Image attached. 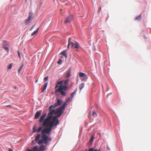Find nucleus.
I'll list each match as a JSON object with an SVG mask.
<instances>
[{
    "label": "nucleus",
    "mask_w": 151,
    "mask_h": 151,
    "mask_svg": "<svg viewBox=\"0 0 151 151\" xmlns=\"http://www.w3.org/2000/svg\"><path fill=\"white\" fill-rule=\"evenodd\" d=\"M69 80L67 79L65 81H57L55 87V92L60 93V94L64 96L67 95V93L65 92L69 89L68 83Z\"/></svg>",
    "instance_id": "1"
},
{
    "label": "nucleus",
    "mask_w": 151,
    "mask_h": 151,
    "mask_svg": "<svg viewBox=\"0 0 151 151\" xmlns=\"http://www.w3.org/2000/svg\"><path fill=\"white\" fill-rule=\"evenodd\" d=\"M54 126H56L51 124L50 125H47L44 126L45 127H48L43 129L41 131V138L44 140L45 144L46 145H47L48 141H51V138L50 137H48L45 134H47L49 135H50V132Z\"/></svg>",
    "instance_id": "2"
},
{
    "label": "nucleus",
    "mask_w": 151,
    "mask_h": 151,
    "mask_svg": "<svg viewBox=\"0 0 151 151\" xmlns=\"http://www.w3.org/2000/svg\"><path fill=\"white\" fill-rule=\"evenodd\" d=\"M52 105H50L49 107V113L47 115V117L43 121V126H46L47 125H50L52 120L53 117V114L55 112V108Z\"/></svg>",
    "instance_id": "3"
},
{
    "label": "nucleus",
    "mask_w": 151,
    "mask_h": 151,
    "mask_svg": "<svg viewBox=\"0 0 151 151\" xmlns=\"http://www.w3.org/2000/svg\"><path fill=\"white\" fill-rule=\"evenodd\" d=\"M63 111L64 110L60 107L57 109L55 113V114L57 115L56 116H53L50 124L56 126L59 124V121L58 118L61 116Z\"/></svg>",
    "instance_id": "4"
},
{
    "label": "nucleus",
    "mask_w": 151,
    "mask_h": 151,
    "mask_svg": "<svg viewBox=\"0 0 151 151\" xmlns=\"http://www.w3.org/2000/svg\"><path fill=\"white\" fill-rule=\"evenodd\" d=\"M33 16V13L32 12H30L29 13L28 18L27 19L25 20V23L26 24H29L31 22Z\"/></svg>",
    "instance_id": "5"
},
{
    "label": "nucleus",
    "mask_w": 151,
    "mask_h": 151,
    "mask_svg": "<svg viewBox=\"0 0 151 151\" xmlns=\"http://www.w3.org/2000/svg\"><path fill=\"white\" fill-rule=\"evenodd\" d=\"M73 16L72 15H70L67 17L64 21V23H70L73 19Z\"/></svg>",
    "instance_id": "6"
},
{
    "label": "nucleus",
    "mask_w": 151,
    "mask_h": 151,
    "mask_svg": "<svg viewBox=\"0 0 151 151\" xmlns=\"http://www.w3.org/2000/svg\"><path fill=\"white\" fill-rule=\"evenodd\" d=\"M62 101L60 99H58L57 100V101L56 102H55L54 105H52L53 106H54V107H56L58 106H60L62 103Z\"/></svg>",
    "instance_id": "7"
},
{
    "label": "nucleus",
    "mask_w": 151,
    "mask_h": 151,
    "mask_svg": "<svg viewBox=\"0 0 151 151\" xmlns=\"http://www.w3.org/2000/svg\"><path fill=\"white\" fill-rule=\"evenodd\" d=\"M71 38H69L68 40V43L67 46V48L69 49L70 46L71 47H73L74 45V44L71 41Z\"/></svg>",
    "instance_id": "8"
},
{
    "label": "nucleus",
    "mask_w": 151,
    "mask_h": 151,
    "mask_svg": "<svg viewBox=\"0 0 151 151\" xmlns=\"http://www.w3.org/2000/svg\"><path fill=\"white\" fill-rule=\"evenodd\" d=\"M71 69L69 68L65 73L66 77L68 78L70 76Z\"/></svg>",
    "instance_id": "9"
},
{
    "label": "nucleus",
    "mask_w": 151,
    "mask_h": 151,
    "mask_svg": "<svg viewBox=\"0 0 151 151\" xmlns=\"http://www.w3.org/2000/svg\"><path fill=\"white\" fill-rule=\"evenodd\" d=\"M79 76L80 77H83L84 79H82L83 80H84L86 77V75L85 73L82 72H80L79 73Z\"/></svg>",
    "instance_id": "10"
},
{
    "label": "nucleus",
    "mask_w": 151,
    "mask_h": 151,
    "mask_svg": "<svg viewBox=\"0 0 151 151\" xmlns=\"http://www.w3.org/2000/svg\"><path fill=\"white\" fill-rule=\"evenodd\" d=\"M41 112L42 111L41 110H40L37 111L36 113L35 116V119H38L41 114Z\"/></svg>",
    "instance_id": "11"
},
{
    "label": "nucleus",
    "mask_w": 151,
    "mask_h": 151,
    "mask_svg": "<svg viewBox=\"0 0 151 151\" xmlns=\"http://www.w3.org/2000/svg\"><path fill=\"white\" fill-rule=\"evenodd\" d=\"M47 115V114L46 113H45L42 115L41 117H40L39 120V122H42L45 117H46Z\"/></svg>",
    "instance_id": "12"
},
{
    "label": "nucleus",
    "mask_w": 151,
    "mask_h": 151,
    "mask_svg": "<svg viewBox=\"0 0 151 151\" xmlns=\"http://www.w3.org/2000/svg\"><path fill=\"white\" fill-rule=\"evenodd\" d=\"M66 50H64L62 51L60 53V54H61L65 56L66 58H67V53H66Z\"/></svg>",
    "instance_id": "13"
},
{
    "label": "nucleus",
    "mask_w": 151,
    "mask_h": 151,
    "mask_svg": "<svg viewBox=\"0 0 151 151\" xmlns=\"http://www.w3.org/2000/svg\"><path fill=\"white\" fill-rule=\"evenodd\" d=\"M46 147L44 145H42L40 147V151H43L45 149Z\"/></svg>",
    "instance_id": "14"
},
{
    "label": "nucleus",
    "mask_w": 151,
    "mask_h": 151,
    "mask_svg": "<svg viewBox=\"0 0 151 151\" xmlns=\"http://www.w3.org/2000/svg\"><path fill=\"white\" fill-rule=\"evenodd\" d=\"M41 137V134H38L36 137L35 140V141H38L40 138Z\"/></svg>",
    "instance_id": "15"
},
{
    "label": "nucleus",
    "mask_w": 151,
    "mask_h": 151,
    "mask_svg": "<svg viewBox=\"0 0 151 151\" xmlns=\"http://www.w3.org/2000/svg\"><path fill=\"white\" fill-rule=\"evenodd\" d=\"M67 105L66 103L64 102L61 106L60 107L61 109H63V110L65 109V106Z\"/></svg>",
    "instance_id": "16"
},
{
    "label": "nucleus",
    "mask_w": 151,
    "mask_h": 151,
    "mask_svg": "<svg viewBox=\"0 0 151 151\" xmlns=\"http://www.w3.org/2000/svg\"><path fill=\"white\" fill-rule=\"evenodd\" d=\"M32 151H40L38 148V147L37 146L34 147L32 149Z\"/></svg>",
    "instance_id": "17"
},
{
    "label": "nucleus",
    "mask_w": 151,
    "mask_h": 151,
    "mask_svg": "<svg viewBox=\"0 0 151 151\" xmlns=\"http://www.w3.org/2000/svg\"><path fill=\"white\" fill-rule=\"evenodd\" d=\"M85 86V84L84 83H81L79 86V88L80 91H81L82 88H83Z\"/></svg>",
    "instance_id": "18"
},
{
    "label": "nucleus",
    "mask_w": 151,
    "mask_h": 151,
    "mask_svg": "<svg viewBox=\"0 0 151 151\" xmlns=\"http://www.w3.org/2000/svg\"><path fill=\"white\" fill-rule=\"evenodd\" d=\"M73 46L74 48L78 49L79 47V45L78 42H76Z\"/></svg>",
    "instance_id": "19"
},
{
    "label": "nucleus",
    "mask_w": 151,
    "mask_h": 151,
    "mask_svg": "<svg viewBox=\"0 0 151 151\" xmlns=\"http://www.w3.org/2000/svg\"><path fill=\"white\" fill-rule=\"evenodd\" d=\"M44 143L45 144V142L43 139H40L38 142V144L39 145H41Z\"/></svg>",
    "instance_id": "20"
},
{
    "label": "nucleus",
    "mask_w": 151,
    "mask_h": 151,
    "mask_svg": "<svg viewBox=\"0 0 151 151\" xmlns=\"http://www.w3.org/2000/svg\"><path fill=\"white\" fill-rule=\"evenodd\" d=\"M47 83H46L44 84V87L42 91V92H43L47 88Z\"/></svg>",
    "instance_id": "21"
},
{
    "label": "nucleus",
    "mask_w": 151,
    "mask_h": 151,
    "mask_svg": "<svg viewBox=\"0 0 151 151\" xmlns=\"http://www.w3.org/2000/svg\"><path fill=\"white\" fill-rule=\"evenodd\" d=\"M39 29V28H38L33 33H32L31 34L32 35L34 36V35H35L37 33Z\"/></svg>",
    "instance_id": "22"
},
{
    "label": "nucleus",
    "mask_w": 151,
    "mask_h": 151,
    "mask_svg": "<svg viewBox=\"0 0 151 151\" xmlns=\"http://www.w3.org/2000/svg\"><path fill=\"white\" fill-rule=\"evenodd\" d=\"M142 19V17L141 15H139V16L135 18V19L137 20H140Z\"/></svg>",
    "instance_id": "23"
},
{
    "label": "nucleus",
    "mask_w": 151,
    "mask_h": 151,
    "mask_svg": "<svg viewBox=\"0 0 151 151\" xmlns=\"http://www.w3.org/2000/svg\"><path fill=\"white\" fill-rule=\"evenodd\" d=\"M92 116L93 117H94L96 116V114L95 111H93L92 114Z\"/></svg>",
    "instance_id": "24"
},
{
    "label": "nucleus",
    "mask_w": 151,
    "mask_h": 151,
    "mask_svg": "<svg viewBox=\"0 0 151 151\" xmlns=\"http://www.w3.org/2000/svg\"><path fill=\"white\" fill-rule=\"evenodd\" d=\"M12 67V64H9L8 67L7 68L8 69H11Z\"/></svg>",
    "instance_id": "25"
},
{
    "label": "nucleus",
    "mask_w": 151,
    "mask_h": 151,
    "mask_svg": "<svg viewBox=\"0 0 151 151\" xmlns=\"http://www.w3.org/2000/svg\"><path fill=\"white\" fill-rule=\"evenodd\" d=\"M76 91H75L71 93V96L72 98L73 97L74 95L76 94Z\"/></svg>",
    "instance_id": "26"
},
{
    "label": "nucleus",
    "mask_w": 151,
    "mask_h": 151,
    "mask_svg": "<svg viewBox=\"0 0 151 151\" xmlns=\"http://www.w3.org/2000/svg\"><path fill=\"white\" fill-rule=\"evenodd\" d=\"M4 49H5L7 52H9V50L8 47H5L4 46L3 47Z\"/></svg>",
    "instance_id": "27"
},
{
    "label": "nucleus",
    "mask_w": 151,
    "mask_h": 151,
    "mask_svg": "<svg viewBox=\"0 0 151 151\" xmlns=\"http://www.w3.org/2000/svg\"><path fill=\"white\" fill-rule=\"evenodd\" d=\"M48 76H47L44 79V82H45L48 81Z\"/></svg>",
    "instance_id": "28"
},
{
    "label": "nucleus",
    "mask_w": 151,
    "mask_h": 151,
    "mask_svg": "<svg viewBox=\"0 0 151 151\" xmlns=\"http://www.w3.org/2000/svg\"><path fill=\"white\" fill-rule=\"evenodd\" d=\"M42 127H40L38 129L37 131L38 132H40L42 130Z\"/></svg>",
    "instance_id": "29"
},
{
    "label": "nucleus",
    "mask_w": 151,
    "mask_h": 151,
    "mask_svg": "<svg viewBox=\"0 0 151 151\" xmlns=\"http://www.w3.org/2000/svg\"><path fill=\"white\" fill-rule=\"evenodd\" d=\"M94 138L93 137H92L91 139L89 142L90 143H92L93 142Z\"/></svg>",
    "instance_id": "30"
},
{
    "label": "nucleus",
    "mask_w": 151,
    "mask_h": 151,
    "mask_svg": "<svg viewBox=\"0 0 151 151\" xmlns=\"http://www.w3.org/2000/svg\"><path fill=\"white\" fill-rule=\"evenodd\" d=\"M17 52L18 54V56L19 57V58L20 59L21 58V55H20V52H19V51H17Z\"/></svg>",
    "instance_id": "31"
},
{
    "label": "nucleus",
    "mask_w": 151,
    "mask_h": 151,
    "mask_svg": "<svg viewBox=\"0 0 151 151\" xmlns=\"http://www.w3.org/2000/svg\"><path fill=\"white\" fill-rule=\"evenodd\" d=\"M70 100V98H67L66 100V103H68V102Z\"/></svg>",
    "instance_id": "32"
},
{
    "label": "nucleus",
    "mask_w": 151,
    "mask_h": 151,
    "mask_svg": "<svg viewBox=\"0 0 151 151\" xmlns=\"http://www.w3.org/2000/svg\"><path fill=\"white\" fill-rule=\"evenodd\" d=\"M62 62V60L61 59H60L58 62V64H61V63Z\"/></svg>",
    "instance_id": "33"
},
{
    "label": "nucleus",
    "mask_w": 151,
    "mask_h": 151,
    "mask_svg": "<svg viewBox=\"0 0 151 151\" xmlns=\"http://www.w3.org/2000/svg\"><path fill=\"white\" fill-rule=\"evenodd\" d=\"M23 67V66H21V67H20L19 68V69L18 70V71L19 72H20V71H21V69H22V68Z\"/></svg>",
    "instance_id": "34"
},
{
    "label": "nucleus",
    "mask_w": 151,
    "mask_h": 151,
    "mask_svg": "<svg viewBox=\"0 0 151 151\" xmlns=\"http://www.w3.org/2000/svg\"><path fill=\"white\" fill-rule=\"evenodd\" d=\"M33 132H36V129L34 127L33 128Z\"/></svg>",
    "instance_id": "35"
},
{
    "label": "nucleus",
    "mask_w": 151,
    "mask_h": 151,
    "mask_svg": "<svg viewBox=\"0 0 151 151\" xmlns=\"http://www.w3.org/2000/svg\"><path fill=\"white\" fill-rule=\"evenodd\" d=\"M6 106V107H10V108L12 107L10 105Z\"/></svg>",
    "instance_id": "36"
},
{
    "label": "nucleus",
    "mask_w": 151,
    "mask_h": 151,
    "mask_svg": "<svg viewBox=\"0 0 151 151\" xmlns=\"http://www.w3.org/2000/svg\"><path fill=\"white\" fill-rule=\"evenodd\" d=\"M35 26V25H34L33 26L31 27V28H30V30H32V29L34 28V27Z\"/></svg>",
    "instance_id": "37"
},
{
    "label": "nucleus",
    "mask_w": 151,
    "mask_h": 151,
    "mask_svg": "<svg viewBox=\"0 0 151 151\" xmlns=\"http://www.w3.org/2000/svg\"><path fill=\"white\" fill-rule=\"evenodd\" d=\"M101 7H100V8L99 9L98 11L99 12H100L101 10Z\"/></svg>",
    "instance_id": "38"
},
{
    "label": "nucleus",
    "mask_w": 151,
    "mask_h": 151,
    "mask_svg": "<svg viewBox=\"0 0 151 151\" xmlns=\"http://www.w3.org/2000/svg\"><path fill=\"white\" fill-rule=\"evenodd\" d=\"M91 112L89 113V115H88V117L89 118H90V117L91 116Z\"/></svg>",
    "instance_id": "39"
},
{
    "label": "nucleus",
    "mask_w": 151,
    "mask_h": 151,
    "mask_svg": "<svg viewBox=\"0 0 151 151\" xmlns=\"http://www.w3.org/2000/svg\"><path fill=\"white\" fill-rule=\"evenodd\" d=\"M27 151H32V149H28Z\"/></svg>",
    "instance_id": "40"
},
{
    "label": "nucleus",
    "mask_w": 151,
    "mask_h": 151,
    "mask_svg": "<svg viewBox=\"0 0 151 151\" xmlns=\"http://www.w3.org/2000/svg\"><path fill=\"white\" fill-rule=\"evenodd\" d=\"M9 151H13V150L12 149H9Z\"/></svg>",
    "instance_id": "41"
},
{
    "label": "nucleus",
    "mask_w": 151,
    "mask_h": 151,
    "mask_svg": "<svg viewBox=\"0 0 151 151\" xmlns=\"http://www.w3.org/2000/svg\"><path fill=\"white\" fill-rule=\"evenodd\" d=\"M53 0L54 1V0Z\"/></svg>",
    "instance_id": "42"
}]
</instances>
